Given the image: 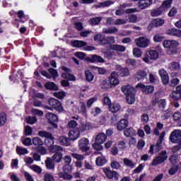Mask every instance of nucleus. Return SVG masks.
Masks as SVG:
<instances>
[{
  "instance_id": "obj_1",
  "label": "nucleus",
  "mask_w": 181,
  "mask_h": 181,
  "mask_svg": "<svg viewBox=\"0 0 181 181\" xmlns=\"http://www.w3.org/2000/svg\"><path fill=\"white\" fill-rule=\"evenodd\" d=\"M50 151L54 153L52 158L54 162L56 163H60L63 159L62 152H64V148H63L62 146L54 145L51 147Z\"/></svg>"
},
{
  "instance_id": "obj_2",
  "label": "nucleus",
  "mask_w": 181,
  "mask_h": 181,
  "mask_svg": "<svg viewBox=\"0 0 181 181\" xmlns=\"http://www.w3.org/2000/svg\"><path fill=\"white\" fill-rule=\"evenodd\" d=\"M122 91L127 95V102L128 104H134L135 103V93H134V88L127 85L122 87Z\"/></svg>"
},
{
  "instance_id": "obj_3",
  "label": "nucleus",
  "mask_w": 181,
  "mask_h": 181,
  "mask_svg": "<svg viewBox=\"0 0 181 181\" xmlns=\"http://www.w3.org/2000/svg\"><path fill=\"white\" fill-rule=\"evenodd\" d=\"M163 47L165 49H171L168 51V54H176L177 51L176 50L177 46H179V42L175 40H166L163 42Z\"/></svg>"
},
{
  "instance_id": "obj_4",
  "label": "nucleus",
  "mask_w": 181,
  "mask_h": 181,
  "mask_svg": "<svg viewBox=\"0 0 181 181\" xmlns=\"http://www.w3.org/2000/svg\"><path fill=\"white\" fill-rule=\"evenodd\" d=\"M48 103L50 107L45 106L46 110H56V111H58L59 112H63V111H64L62 103L55 98L49 99Z\"/></svg>"
},
{
  "instance_id": "obj_5",
  "label": "nucleus",
  "mask_w": 181,
  "mask_h": 181,
  "mask_svg": "<svg viewBox=\"0 0 181 181\" xmlns=\"http://www.w3.org/2000/svg\"><path fill=\"white\" fill-rule=\"evenodd\" d=\"M159 57V52L156 50H148L146 52L143 57L145 63H151V60H156Z\"/></svg>"
},
{
  "instance_id": "obj_6",
  "label": "nucleus",
  "mask_w": 181,
  "mask_h": 181,
  "mask_svg": "<svg viewBox=\"0 0 181 181\" xmlns=\"http://www.w3.org/2000/svg\"><path fill=\"white\" fill-rule=\"evenodd\" d=\"M166 159H168V154L166 153V151H162L158 157L153 160L151 165L152 166H156V165L163 163Z\"/></svg>"
},
{
  "instance_id": "obj_7",
  "label": "nucleus",
  "mask_w": 181,
  "mask_h": 181,
  "mask_svg": "<svg viewBox=\"0 0 181 181\" xmlns=\"http://www.w3.org/2000/svg\"><path fill=\"white\" fill-rule=\"evenodd\" d=\"M78 146L81 152H88L90 151V142L88 139L83 138L79 141Z\"/></svg>"
},
{
  "instance_id": "obj_8",
  "label": "nucleus",
  "mask_w": 181,
  "mask_h": 181,
  "mask_svg": "<svg viewBox=\"0 0 181 181\" xmlns=\"http://www.w3.org/2000/svg\"><path fill=\"white\" fill-rule=\"evenodd\" d=\"M170 141L173 144L181 142V130L173 131L170 135Z\"/></svg>"
},
{
  "instance_id": "obj_9",
  "label": "nucleus",
  "mask_w": 181,
  "mask_h": 181,
  "mask_svg": "<svg viewBox=\"0 0 181 181\" xmlns=\"http://www.w3.org/2000/svg\"><path fill=\"white\" fill-rule=\"evenodd\" d=\"M48 71L51 75L49 74V73H47V71H41L42 76H43L44 77H46V78H48V79L52 78V77H53V78H56V77H59V74L57 72V70L53 68H49L48 69Z\"/></svg>"
},
{
  "instance_id": "obj_10",
  "label": "nucleus",
  "mask_w": 181,
  "mask_h": 181,
  "mask_svg": "<svg viewBox=\"0 0 181 181\" xmlns=\"http://www.w3.org/2000/svg\"><path fill=\"white\" fill-rule=\"evenodd\" d=\"M135 43L138 47H148L149 46V40L146 37H140L135 40Z\"/></svg>"
},
{
  "instance_id": "obj_11",
  "label": "nucleus",
  "mask_w": 181,
  "mask_h": 181,
  "mask_svg": "<svg viewBox=\"0 0 181 181\" xmlns=\"http://www.w3.org/2000/svg\"><path fill=\"white\" fill-rule=\"evenodd\" d=\"M118 73L116 71H113L110 74V77H109V81L107 83H110L112 87H115L119 84V80H118Z\"/></svg>"
},
{
  "instance_id": "obj_12",
  "label": "nucleus",
  "mask_w": 181,
  "mask_h": 181,
  "mask_svg": "<svg viewBox=\"0 0 181 181\" xmlns=\"http://www.w3.org/2000/svg\"><path fill=\"white\" fill-rule=\"evenodd\" d=\"M103 172L108 179H115V180H118V177H119L118 173L111 170L110 168H103Z\"/></svg>"
},
{
  "instance_id": "obj_13",
  "label": "nucleus",
  "mask_w": 181,
  "mask_h": 181,
  "mask_svg": "<svg viewBox=\"0 0 181 181\" xmlns=\"http://www.w3.org/2000/svg\"><path fill=\"white\" fill-rule=\"evenodd\" d=\"M45 117L47 119H48L49 122L54 127V128H57V122L58 121V117L57 115H56L54 113H47L45 115Z\"/></svg>"
},
{
  "instance_id": "obj_14",
  "label": "nucleus",
  "mask_w": 181,
  "mask_h": 181,
  "mask_svg": "<svg viewBox=\"0 0 181 181\" xmlns=\"http://www.w3.org/2000/svg\"><path fill=\"white\" fill-rule=\"evenodd\" d=\"M62 70H64V71L65 72L62 73V77H63V78H65L66 80H69V81H76V76H74V75L71 74H69V71H70V69H69V68L63 66Z\"/></svg>"
},
{
  "instance_id": "obj_15",
  "label": "nucleus",
  "mask_w": 181,
  "mask_h": 181,
  "mask_svg": "<svg viewBox=\"0 0 181 181\" xmlns=\"http://www.w3.org/2000/svg\"><path fill=\"white\" fill-rule=\"evenodd\" d=\"M146 77H148V73L145 70L140 69L135 74V78L138 81H143Z\"/></svg>"
},
{
  "instance_id": "obj_16",
  "label": "nucleus",
  "mask_w": 181,
  "mask_h": 181,
  "mask_svg": "<svg viewBox=\"0 0 181 181\" xmlns=\"http://www.w3.org/2000/svg\"><path fill=\"white\" fill-rule=\"evenodd\" d=\"M138 6L139 9L144 10L146 9V8H149L151 5H152V2L153 0H138Z\"/></svg>"
},
{
  "instance_id": "obj_17",
  "label": "nucleus",
  "mask_w": 181,
  "mask_h": 181,
  "mask_svg": "<svg viewBox=\"0 0 181 181\" xmlns=\"http://www.w3.org/2000/svg\"><path fill=\"white\" fill-rule=\"evenodd\" d=\"M159 139L157 141L156 145L155 146L156 152H159L162 148V142H163V139H165V132H163L161 134H159Z\"/></svg>"
},
{
  "instance_id": "obj_18",
  "label": "nucleus",
  "mask_w": 181,
  "mask_h": 181,
  "mask_svg": "<svg viewBox=\"0 0 181 181\" xmlns=\"http://www.w3.org/2000/svg\"><path fill=\"white\" fill-rule=\"evenodd\" d=\"M166 34L170 36H175V37H181V30L175 28H170L167 30Z\"/></svg>"
},
{
  "instance_id": "obj_19",
  "label": "nucleus",
  "mask_w": 181,
  "mask_h": 181,
  "mask_svg": "<svg viewBox=\"0 0 181 181\" xmlns=\"http://www.w3.org/2000/svg\"><path fill=\"white\" fill-rule=\"evenodd\" d=\"M161 77V80L163 84H168L169 83V76H168V72L165 69H160L158 71Z\"/></svg>"
},
{
  "instance_id": "obj_20",
  "label": "nucleus",
  "mask_w": 181,
  "mask_h": 181,
  "mask_svg": "<svg viewBox=\"0 0 181 181\" xmlns=\"http://www.w3.org/2000/svg\"><path fill=\"white\" fill-rule=\"evenodd\" d=\"M118 28L117 27H109L103 29V33L106 35H117L118 33Z\"/></svg>"
},
{
  "instance_id": "obj_21",
  "label": "nucleus",
  "mask_w": 181,
  "mask_h": 181,
  "mask_svg": "<svg viewBox=\"0 0 181 181\" xmlns=\"http://www.w3.org/2000/svg\"><path fill=\"white\" fill-rule=\"evenodd\" d=\"M47 169L49 170H54V160L50 158H47L45 161Z\"/></svg>"
},
{
  "instance_id": "obj_22",
  "label": "nucleus",
  "mask_w": 181,
  "mask_h": 181,
  "mask_svg": "<svg viewBox=\"0 0 181 181\" xmlns=\"http://www.w3.org/2000/svg\"><path fill=\"white\" fill-rule=\"evenodd\" d=\"M107 141V135L104 133H100L95 137V142L98 144H104Z\"/></svg>"
},
{
  "instance_id": "obj_23",
  "label": "nucleus",
  "mask_w": 181,
  "mask_h": 181,
  "mask_svg": "<svg viewBox=\"0 0 181 181\" xmlns=\"http://www.w3.org/2000/svg\"><path fill=\"white\" fill-rule=\"evenodd\" d=\"M128 127V120L123 119H121L117 124V129L119 131H124Z\"/></svg>"
},
{
  "instance_id": "obj_24",
  "label": "nucleus",
  "mask_w": 181,
  "mask_h": 181,
  "mask_svg": "<svg viewBox=\"0 0 181 181\" xmlns=\"http://www.w3.org/2000/svg\"><path fill=\"white\" fill-rule=\"evenodd\" d=\"M69 136L71 141H76L80 136V132L78 130H71Z\"/></svg>"
},
{
  "instance_id": "obj_25",
  "label": "nucleus",
  "mask_w": 181,
  "mask_h": 181,
  "mask_svg": "<svg viewBox=\"0 0 181 181\" xmlns=\"http://www.w3.org/2000/svg\"><path fill=\"white\" fill-rule=\"evenodd\" d=\"M71 121L68 123V128L76 129L78 126V123H77V119H78V117H72ZM76 119V120H74Z\"/></svg>"
},
{
  "instance_id": "obj_26",
  "label": "nucleus",
  "mask_w": 181,
  "mask_h": 181,
  "mask_svg": "<svg viewBox=\"0 0 181 181\" xmlns=\"http://www.w3.org/2000/svg\"><path fill=\"white\" fill-rule=\"evenodd\" d=\"M110 112H112L113 114H115V112H118L121 110V105L118 103H112L108 107Z\"/></svg>"
},
{
  "instance_id": "obj_27",
  "label": "nucleus",
  "mask_w": 181,
  "mask_h": 181,
  "mask_svg": "<svg viewBox=\"0 0 181 181\" xmlns=\"http://www.w3.org/2000/svg\"><path fill=\"white\" fill-rule=\"evenodd\" d=\"M95 163L97 166H104L107 163V158L104 156H98L96 158Z\"/></svg>"
},
{
  "instance_id": "obj_28",
  "label": "nucleus",
  "mask_w": 181,
  "mask_h": 181,
  "mask_svg": "<svg viewBox=\"0 0 181 181\" xmlns=\"http://www.w3.org/2000/svg\"><path fill=\"white\" fill-rule=\"evenodd\" d=\"M94 40L98 42L99 45L104 46L105 42V36H103L101 34H97L94 37Z\"/></svg>"
},
{
  "instance_id": "obj_29",
  "label": "nucleus",
  "mask_w": 181,
  "mask_h": 181,
  "mask_svg": "<svg viewBox=\"0 0 181 181\" xmlns=\"http://www.w3.org/2000/svg\"><path fill=\"white\" fill-rule=\"evenodd\" d=\"M111 50H115L116 52H124L126 50V47L124 45H112L110 47Z\"/></svg>"
},
{
  "instance_id": "obj_30",
  "label": "nucleus",
  "mask_w": 181,
  "mask_h": 181,
  "mask_svg": "<svg viewBox=\"0 0 181 181\" xmlns=\"http://www.w3.org/2000/svg\"><path fill=\"white\" fill-rule=\"evenodd\" d=\"M45 87L47 90H52L54 91H57V90H59L57 85L53 82H47L45 85Z\"/></svg>"
},
{
  "instance_id": "obj_31",
  "label": "nucleus",
  "mask_w": 181,
  "mask_h": 181,
  "mask_svg": "<svg viewBox=\"0 0 181 181\" xmlns=\"http://www.w3.org/2000/svg\"><path fill=\"white\" fill-rule=\"evenodd\" d=\"M58 141L61 145H64V146H69L70 145V139L63 136L59 137Z\"/></svg>"
},
{
  "instance_id": "obj_32",
  "label": "nucleus",
  "mask_w": 181,
  "mask_h": 181,
  "mask_svg": "<svg viewBox=\"0 0 181 181\" xmlns=\"http://www.w3.org/2000/svg\"><path fill=\"white\" fill-rule=\"evenodd\" d=\"M90 129H93V125H91L90 123L82 124L79 127V130L81 131V132H84L86 131H90Z\"/></svg>"
},
{
  "instance_id": "obj_33",
  "label": "nucleus",
  "mask_w": 181,
  "mask_h": 181,
  "mask_svg": "<svg viewBox=\"0 0 181 181\" xmlns=\"http://www.w3.org/2000/svg\"><path fill=\"white\" fill-rule=\"evenodd\" d=\"M162 129H163V124L160 123V122H157L156 124V128L154 129L153 130V134L154 135H156L157 136H159V131H162Z\"/></svg>"
},
{
  "instance_id": "obj_34",
  "label": "nucleus",
  "mask_w": 181,
  "mask_h": 181,
  "mask_svg": "<svg viewBox=\"0 0 181 181\" xmlns=\"http://www.w3.org/2000/svg\"><path fill=\"white\" fill-rule=\"evenodd\" d=\"M172 6V0H165L163 1L162 6H161V9H163V11H168L169 8Z\"/></svg>"
},
{
  "instance_id": "obj_35",
  "label": "nucleus",
  "mask_w": 181,
  "mask_h": 181,
  "mask_svg": "<svg viewBox=\"0 0 181 181\" xmlns=\"http://www.w3.org/2000/svg\"><path fill=\"white\" fill-rule=\"evenodd\" d=\"M102 143H98L95 141V144H93V148L97 151L95 152V155H98L99 153H101V152H99V151H103V146L101 145Z\"/></svg>"
},
{
  "instance_id": "obj_36",
  "label": "nucleus",
  "mask_w": 181,
  "mask_h": 181,
  "mask_svg": "<svg viewBox=\"0 0 181 181\" xmlns=\"http://www.w3.org/2000/svg\"><path fill=\"white\" fill-rule=\"evenodd\" d=\"M123 163L126 166H127L128 168H131L132 169H133V168H135V166L136 165V163H133L132 160L128 158H124Z\"/></svg>"
},
{
  "instance_id": "obj_37",
  "label": "nucleus",
  "mask_w": 181,
  "mask_h": 181,
  "mask_svg": "<svg viewBox=\"0 0 181 181\" xmlns=\"http://www.w3.org/2000/svg\"><path fill=\"white\" fill-rule=\"evenodd\" d=\"M74 47H84L87 46V42L84 41L75 40L73 42Z\"/></svg>"
},
{
  "instance_id": "obj_38",
  "label": "nucleus",
  "mask_w": 181,
  "mask_h": 181,
  "mask_svg": "<svg viewBox=\"0 0 181 181\" xmlns=\"http://www.w3.org/2000/svg\"><path fill=\"white\" fill-rule=\"evenodd\" d=\"M39 136H41L42 138H48L49 139H52L53 136H52V134L45 132V131H40L38 132Z\"/></svg>"
},
{
  "instance_id": "obj_39",
  "label": "nucleus",
  "mask_w": 181,
  "mask_h": 181,
  "mask_svg": "<svg viewBox=\"0 0 181 181\" xmlns=\"http://www.w3.org/2000/svg\"><path fill=\"white\" fill-rule=\"evenodd\" d=\"M126 21L127 23L129 22V23H136L138 16H136L135 14L129 15Z\"/></svg>"
},
{
  "instance_id": "obj_40",
  "label": "nucleus",
  "mask_w": 181,
  "mask_h": 181,
  "mask_svg": "<svg viewBox=\"0 0 181 181\" xmlns=\"http://www.w3.org/2000/svg\"><path fill=\"white\" fill-rule=\"evenodd\" d=\"M165 23V20L162 18H156L152 21L153 26L158 27L162 26Z\"/></svg>"
},
{
  "instance_id": "obj_41",
  "label": "nucleus",
  "mask_w": 181,
  "mask_h": 181,
  "mask_svg": "<svg viewBox=\"0 0 181 181\" xmlns=\"http://www.w3.org/2000/svg\"><path fill=\"white\" fill-rule=\"evenodd\" d=\"M16 151L18 155H27V153H29V151H28V148H25L21 146H17Z\"/></svg>"
},
{
  "instance_id": "obj_42",
  "label": "nucleus",
  "mask_w": 181,
  "mask_h": 181,
  "mask_svg": "<svg viewBox=\"0 0 181 181\" xmlns=\"http://www.w3.org/2000/svg\"><path fill=\"white\" fill-rule=\"evenodd\" d=\"M32 142L35 146H42L43 145V141L39 137L33 138Z\"/></svg>"
},
{
  "instance_id": "obj_43",
  "label": "nucleus",
  "mask_w": 181,
  "mask_h": 181,
  "mask_svg": "<svg viewBox=\"0 0 181 181\" xmlns=\"http://www.w3.org/2000/svg\"><path fill=\"white\" fill-rule=\"evenodd\" d=\"M114 43H115V37L114 36L105 37V45Z\"/></svg>"
},
{
  "instance_id": "obj_44",
  "label": "nucleus",
  "mask_w": 181,
  "mask_h": 181,
  "mask_svg": "<svg viewBox=\"0 0 181 181\" xmlns=\"http://www.w3.org/2000/svg\"><path fill=\"white\" fill-rule=\"evenodd\" d=\"M90 25H100V22H101V21H103V18L101 17H95V18H90Z\"/></svg>"
},
{
  "instance_id": "obj_45",
  "label": "nucleus",
  "mask_w": 181,
  "mask_h": 181,
  "mask_svg": "<svg viewBox=\"0 0 181 181\" xmlns=\"http://www.w3.org/2000/svg\"><path fill=\"white\" fill-rule=\"evenodd\" d=\"M170 70H180V64L179 62H172L169 65Z\"/></svg>"
},
{
  "instance_id": "obj_46",
  "label": "nucleus",
  "mask_w": 181,
  "mask_h": 181,
  "mask_svg": "<svg viewBox=\"0 0 181 181\" xmlns=\"http://www.w3.org/2000/svg\"><path fill=\"white\" fill-rule=\"evenodd\" d=\"M85 77L87 81H93L94 80V75L89 70L85 71Z\"/></svg>"
},
{
  "instance_id": "obj_47",
  "label": "nucleus",
  "mask_w": 181,
  "mask_h": 181,
  "mask_svg": "<svg viewBox=\"0 0 181 181\" xmlns=\"http://www.w3.org/2000/svg\"><path fill=\"white\" fill-rule=\"evenodd\" d=\"M92 59L93 60V62H96L97 63H105V60H104V58L98 55H93Z\"/></svg>"
},
{
  "instance_id": "obj_48",
  "label": "nucleus",
  "mask_w": 181,
  "mask_h": 181,
  "mask_svg": "<svg viewBox=\"0 0 181 181\" xmlns=\"http://www.w3.org/2000/svg\"><path fill=\"white\" fill-rule=\"evenodd\" d=\"M30 169L37 173L38 175H40L42 173V168L39 165H33L30 166Z\"/></svg>"
},
{
  "instance_id": "obj_49",
  "label": "nucleus",
  "mask_w": 181,
  "mask_h": 181,
  "mask_svg": "<svg viewBox=\"0 0 181 181\" xmlns=\"http://www.w3.org/2000/svg\"><path fill=\"white\" fill-rule=\"evenodd\" d=\"M6 124V114L2 112L0 114V127H4Z\"/></svg>"
},
{
  "instance_id": "obj_50",
  "label": "nucleus",
  "mask_w": 181,
  "mask_h": 181,
  "mask_svg": "<svg viewBox=\"0 0 181 181\" xmlns=\"http://www.w3.org/2000/svg\"><path fill=\"white\" fill-rule=\"evenodd\" d=\"M133 56L134 57L139 58L142 56V51L139 48H134L133 49Z\"/></svg>"
},
{
  "instance_id": "obj_51",
  "label": "nucleus",
  "mask_w": 181,
  "mask_h": 181,
  "mask_svg": "<svg viewBox=\"0 0 181 181\" xmlns=\"http://www.w3.org/2000/svg\"><path fill=\"white\" fill-rule=\"evenodd\" d=\"M93 69L96 73H98V74H105V73H107V69L105 68L93 66Z\"/></svg>"
},
{
  "instance_id": "obj_52",
  "label": "nucleus",
  "mask_w": 181,
  "mask_h": 181,
  "mask_svg": "<svg viewBox=\"0 0 181 181\" xmlns=\"http://www.w3.org/2000/svg\"><path fill=\"white\" fill-rule=\"evenodd\" d=\"M71 156L72 158H74V159H76L77 161H81V160H84V155H81V154H78V153H71Z\"/></svg>"
},
{
  "instance_id": "obj_53",
  "label": "nucleus",
  "mask_w": 181,
  "mask_h": 181,
  "mask_svg": "<svg viewBox=\"0 0 181 181\" xmlns=\"http://www.w3.org/2000/svg\"><path fill=\"white\" fill-rule=\"evenodd\" d=\"M59 177H62L65 180H71V179H72L73 177L71 175H69V173H59Z\"/></svg>"
},
{
  "instance_id": "obj_54",
  "label": "nucleus",
  "mask_w": 181,
  "mask_h": 181,
  "mask_svg": "<svg viewBox=\"0 0 181 181\" xmlns=\"http://www.w3.org/2000/svg\"><path fill=\"white\" fill-rule=\"evenodd\" d=\"M33 98H39L40 100H45L46 98V95L39 92H35L33 94Z\"/></svg>"
},
{
  "instance_id": "obj_55",
  "label": "nucleus",
  "mask_w": 181,
  "mask_h": 181,
  "mask_svg": "<svg viewBox=\"0 0 181 181\" xmlns=\"http://www.w3.org/2000/svg\"><path fill=\"white\" fill-rule=\"evenodd\" d=\"M171 97L172 98H173V100H175L177 101L181 98V93L180 92L173 91L171 94Z\"/></svg>"
},
{
  "instance_id": "obj_56",
  "label": "nucleus",
  "mask_w": 181,
  "mask_h": 181,
  "mask_svg": "<svg viewBox=\"0 0 181 181\" xmlns=\"http://www.w3.org/2000/svg\"><path fill=\"white\" fill-rule=\"evenodd\" d=\"M23 145H25V146H30L32 145L33 141L30 138H25L22 139Z\"/></svg>"
},
{
  "instance_id": "obj_57",
  "label": "nucleus",
  "mask_w": 181,
  "mask_h": 181,
  "mask_svg": "<svg viewBox=\"0 0 181 181\" xmlns=\"http://www.w3.org/2000/svg\"><path fill=\"white\" fill-rule=\"evenodd\" d=\"M141 120L143 124L148 123L149 121V115H148V114H146V113L141 115Z\"/></svg>"
},
{
  "instance_id": "obj_58",
  "label": "nucleus",
  "mask_w": 181,
  "mask_h": 181,
  "mask_svg": "<svg viewBox=\"0 0 181 181\" xmlns=\"http://www.w3.org/2000/svg\"><path fill=\"white\" fill-rule=\"evenodd\" d=\"M126 23L127 20L122 18H118L114 22V25H115L116 26H118L119 25H125Z\"/></svg>"
},
{
  "instance_id": "obj_59",
  "label": "nucleus",
  "mask_w": 181,
  "mask_h": 181,
  "mask_svg": "<svg viewBox=\"0 0 181 181\" xmlns=\"http://www.w3.org/2000/svg\"><path fill=\"white\" fill-rule=\"evenodd\" d=\"M54 96L62 100L66 97V93L64 92H55L54 93Z\"/></svg>"
},
{
  "instance_id": "obj_60",
  "label": "nucleus",
  "mask_w": 181,
  "mask_h": 181,
  "mask_svg": "<svg viewBox=\"0 0 181 181\" xmlns=\"http://www.w3.org/2000/svg\"><path fill=\"white\" fill-rule=\"evenodd\" d=\"M153 86H146L145 90H144V93L145 94H152V93H153Z\"/></svg>"
},
{
  "instance_id": "obj_61",
  "label": "nucleus",
  "mask_w": 181,
  "mask_h": 181,
  "mask_svg": "<svg viewBox=\"0 0 181 181\" xmlns=\"http://www.w3.org/2000/svg\"><path fill=\"white\" fill-rule=\"evenodd\" d=\"M173 121H180L181 119V112H175L173 115Z\"/></svg>"
},
{
  "instance_id": "obj_62",
  "label": "nucleus",
  "mask_w": 181,
  "mask_h": 181,
  "mask_svg": "<svg viewBox=\"0 0 181 181\" xmlns=\"http://www.w3.org/2000/svg\"><path fill=\"white\" fill-rule=\"evenodd\" d=\"M44 180L45 181H54V177L52 174L46 173L44 176Z\"/></svg>"
},
{
  "instance_id": "obj_63",
  "label": "nucleus",
  "mask_w": 181,
  "mask_h": 181,
  "mask_svg": "<svg viewBox=\"0 0 181 181\" xmlns=\"http://www.w3.org/2000/svg\"><path fill=\"white\" fill-rule=\"evenodd\" d=\"M120 75L122 77L128 76L129 75V69L128 68H122Z\"/></svg>"
},
{
  "instance_id": "obj_64",
  "label": "nucleus",
  "mask_w": 181,
  "mask_h": 181,
  "mask_svg": "<svg viewBox=\"0 0 181 181\" xmlns=\"http://www.w3.org/2000/svg\"><path fill=\"white\" fill-rule=\"evenodd\" d=\"M124 135L125 136H131L132 135H134V129H126L124 131Z\"/></svg>"
}]
</instances>
